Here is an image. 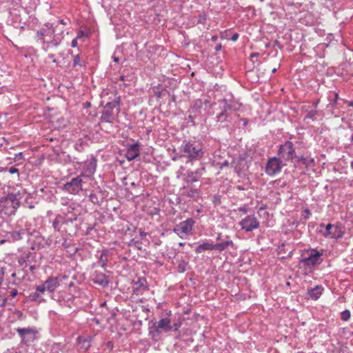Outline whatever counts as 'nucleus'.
Segmentation results:
<instances>
[{
    "mask_svg": "<svg viewBox=\"0 0 353 353\" xmlns=\"http://www.w3.org/2000/svg\"><path fill=\"white\" fill-rule=\"evenodd\" d=\"M213 114L215 116L216 123L219 128L230 127L235 118L239 108L236 107V103L234 96L231 94H227L217 102L214 103Z\"/></svg>",
    "mask_w": 353,
    "mask_h": 353,
    "instance_id": "obj_1",
    "label": "nucleus"
},
{
    "mask_svg": "<svg viewBox=\"0 0 353 353\" xmlns=\"http://www.w3.org/2000/svg\"><path fill=\"white\" fill-rule=\"evenodd\" d=\"M172 312L170 310L166 313V316L160 319L158 321L151 320L148 323V336L153 342H158L162 339L163 332L168 333L170 332H180L179 328L183 325L185 320L183 316H179L174 319L172 324L170 316Z\"/></svg>",
    "mask_w": 353,
    "mask_h": 353,
    "instance_id": "obj_2",
    "label": "nucleus"
},
{
    "mask_svg": "<svg viewBox=\"0 0 353 353\" xmlns=\"http://www.w3.org/2000/svg\"><path fill=\"white\" fill-rule=\"evenodd\" d=\"M179 150L182 157L186 158V163L201 160L205 154V145L202 141L196 138L183 141Z\"/></svg>",
    "mask_w": 353,
    "mask_h": 353,
    "instance_id": "obj_3",
    "label": "nucleus"
},
{
    "mask_svg": "<svg viewBox=\"0 0 353 353\" xmlns=\"http://www.w3.org/2000/svg\"><path fill=\"white\" fill-rule=\"evenodd\" d=\"M57 25L50 22L46 23L36 32L37 41L41 44L42 49L46 52L60 45L61 35L59 34H56L52 39L47 38L48 36H50L49 34L54 33V29Z\"/></svg>",
    "mask_w": 353,
    "mask_h": 353,
    "instance_id": "obj_4",
    "label": "nucleus"
},
{
    "mask_svg": "<svg viewBox=\"0 0 353 353\" xmlns=\"http://www.w3.org/2000/svg\"><path fill=\"white\" fill-rule=\"evenodd\" d=\"M31 234V224L23 219L17 221L14 229L3 231L0 234V244L14 243L21 240L24 236Z\"/></svg>",
    "mask_w": 353,
    "mask_h": 353,
    "instance_id": "obj_5",
    "label": "nucleus"
},
{
    "mask_svg": "<svg viewBox=\"0 0 353 353\" xmlns=\"http://www.w3.org/2000/svg\"><path fill=\"white\" fill-rule=\"evenodd\" d=\"M121 111V97L108 102L103 107L99 118L101 123H113Z\"/></svg>",
    "mask_w": 353,
    "mask_h": 353,
    "instance_id": "obj_6",
    "label": "nucleus"
},
{
    "mask_svg": "<svg viewBox=\"0 0 353 353\" xmlns=\"http://www.w3.org/2000/svg\"><path fill=\"white\" fill-rule=\"evenodd\" d=\"M277 154L284 163H292L296 157L294 143L291 141H285L279 146Z\"/></svg>",
    "mask_w": 353,
    "mask_h": 353,
    "instance_id": "obj_7",
    "label": "nucleus"
},
{
    "mask_svg": "<svg viewBox=\"0 0 353 353\" xmlns=\"http://www.w3.org/2000/svg\"><path fill=\"white\" fill-rule=\"evenodd\" d=\"M37 253L34 251V247L30 248H23L19 250V255L17 256V263L20 267L24 270L28 265L36 262Z\"/></svg>",
    "mask_w": 353,
    "mask_h": 353,
    "instance_id": "obj_8",
    "label": "nucleus"
},
{
    "mask_svg": "<svg viewBox=\"0 0 353 353\" xmlns=\"http://www.w3.org/2000/svg\"><path fill=\"white\" fill-rule=\"evenodd\" d=\"M306 252L309 254V256L301 258L299 261L300 263L309 268H314L323 262V250L319 251L317 249H308L306 250Z\"/></svg>",
    "mask_w": 353,
    "mask_h": 353,
    "instance_id": "obj_9",
    "label": "nucleus"
},
{
    "mask_svg": "<svg viewBox=\"0 0 353 353\" xmlns=\"http://www.w3.org/2000/svg\"><path fill=\"white\" fill-rule=\"evenodd\" d=\"M320 227L325 228V230L323 231L321 230L320 232L325 238L339 239L343 238L344 235V231L341 224L333 225L328 223L325 225L323 223H321Z\"/></svg>",
    "mask_w": 353,
    "mask_h": 353,
    "instance_id": "obj_10",
    "label": "nucleus"
},
{
    "mask_svg": "<svg viewBox=\"0 0 353 353\" xmlns=\"http://www.w3.org/2000/svg\"><path fill=\"white\" fill-rule=\"evenodd\" d=\"M22 194L19 192L17 194H8L6 197L0 199V206H11V209L8 212L9 214H14L17 209L20 205V200L22 199Z\"/></svg>",
    "mask_w": 353,
    "mask_h": 353,
    "instance_id": "obj_11",
    "label": "nucleus"
},
{
    "mask_svg": "<svg viewBox=\"0 0 353 353\" xmlns=\"http://www.w3.org/2000/svg\"><path fill=\"white\" fill-rule=\"evenodd\" d=\"M287 163H284L279 157H273L270 158L265 165V173L269 176H274L281 172L283 167L286 166Z\"/></svg>",
    "mask_w": 353,
    "mask_h": 353,
    "instance_id": "obj_12",
    "label": "nucleus"
},
{
    "mask_svg": "<svg viewBox=\"0 0 353 353\" xmlns=\"http://www.w3.org/2000/svg\"><path fill=\"white\" fill-rule=\"evenodd\" d=\"M194 224L195 221L192 218H188L180 222L176 227L173 229V232L181 238H183V235H191Z\"/></svg>",
    "mask_w": 353,
    "mask_h": 353,
    "instance_id": "obj_13",
    "label": "nucleus"
},
{
    "mask_svg": "<svg viewBox=\"0 0 353 353\" xmlns=\"http://www.w3.org/2000/svg\"><path fill=\"white\" fill-rule=\"evenodd\" d=\"M83 174L72 178L63 185V190L72 194H77L82 190Z\"/></svg>",
    "mask_w": 353,
    "mask_h": 353,
    "instance_id": "obj_14",
    "label": "nucleus"
},
{
    "mask_svg": "<svg viewBox=\"0 0 353 353\" xmlns=\"http://www.w3.org/2000/svg\"><path fill=\"white\" fill-rule=\"evenodd\" d=\"M241 229L246 232H250L259 228L260 223L254 214L246 216L239 223Z\"/></svg>",
    "mask_w": 353,
    "mask_h": 353,
    "instance_id": "obj_15",
    "label": "nucleus"
},
{
    "mask_svg": "<svg viewBox=\"0 0 353 353\" xmlns=\"http://www.w3.org/2000/svg\"><path fill=\"white\" fill-rule=\"evenodd\" d=\"M68 279L67 275H59L55 277H49L43 282L46 285L47 291L53 292L59 285L63 283V281Z\"/></svg>",
    "mask_w": 353,
    "mask_h": 353,
    "instance_id": "obj_16",
    "label": "nucleus"
},
{
    "mask_svg": "<svg viewBox=\"0 0 353 353\" xmlns=\"http://www.w3.org/2000/svg\"><path fill=\"white\" fill-rule=\"evenodd\" d=\"M97 253L100 254L97 255V261L92 264V267H101L106 271L108 259L112 254L111 251L109 249L104 248L101 251H97Z\"/></svg>",
    "mask_w": 353,
    "mask_h": 353,
    "instance_id": "obj_17",
    "label": "nucleus"
},
{
    "mask_svg": "<svg viewBox=\"0 0 353 353\" xmlns=\"http://www.w3.org/2000/svg\"><path fill=\"white\" fill-rule=\"evenodd\" d=\"M83 163V172L81 174H83V177H92L97 168V158L92 154L90 159L85 161Z\"/></svg>",
    "mask_w": 353,
    "mask_h": 353,
    "instance_id": "obj_18",
    "label": "nucleus"
},
{
    "mask_svg": "<svg viewBox=\"0 0 353 353\" xmlns=\"http://www.w3.org/2000/svg\"><path fill=\"white\" fill-rule=\"evenodd\" d=\"M60 213H59L64 219L65 222L68 223V225L72 224L74 221H76L80 214L79 212V209L72 210V208H61Z\"/></svg>",
    "mask_w": 353,
    "mask_h": 353,
    "instance_id": "obj_19",
    "label": "nucleus"
},
{
    "mask_svg": "<svg viewBox=\"0 0 353 353\" xmlns=\"http://www.w3.org/2000/svg\"><path fill=\"white\" fill-rule=\"evenodd\" d=\"M17 332L21 338V343H27L32 341L35 338L37 330L33 327L21 328L16 329Z\"/></svg>",
    "mask_w": 353,
    "mask_h": 353,
    "instance_id": "obj_20",
    "label": "nucleus"
},
{
    "mask_svg": "<svg viewBox=\"0 0 353 353\" xmlns=\"http://www.w3.org/2000/svg\"><path fill=\"white\" fill-rule=\"evenodd\" d=\"M91 281L103 288L108 286L110 283V276L99 270H94L90 276Z\"/></svg>",
    "mask_w": 353,
    "mask_h": 353,
    "instance_id": "obj_21",
    "label": "nucleus"
},
{
    "mask_svg": "<svg viewBox=\"0 0 353 353\" xmlns=\"http://www.w3.org/2000/svg\"><path fill=\"white\" fill-rule=\"evenodd\" d=\"M94 334H85L79 336L77 339V345L79 350L87 352L92 345V342L94 338Z\"/></svg>",
    "mask_w": 353,
    "mask_h": 353,
    "instance_id": "obj_22",
    "label": "nucleus"
},
{
    "mask_svg": "<svg viewBox=\"0 0 353 353\" xmlns=\"http://www.w3.org/2000/svg\"><path fill=\"white\" fill-rule=\"evenodd\" d=\"M187 184V185H183L180 188L179 191L181 195L191 199H196L201 194L200 188L192 183Z\"/></svg>",
    "mask_w": 353,
    "mask_h": 353,
    "instance_id": "obj_23",
    "label": "nucleus"
},
{
    "mask_svg": "<svg viewBox=\"0 0 353 353\" xmlns=\"http://www.w3.org/2000/svg\"><path fill=\"white\" fill-rule=\"evenodd\" d=\"M205 171L204 165L201 166L196 170H188L186 171V178L185 181L187 183H193L199 181Z\"/></svg>",
    "mask_w": 353,
    "mask_h": 353,
    "instance_id": "obj_24",
    "label": "nucleus"
},
{
    "mask_svg": "<svg viewBox=\"0 0 353 353\" xmlns=\"http://www.w3.org/2000/svg\"><path fill=\"white\" fill-rule=\"evenodd\" d=\"M338 76L347 80L353 77V65L347 61H344L338 68Z\"/></svg>",
    "mask_w": 353,
    "mask_h": 353,
    "instance_id": "obj_25",
    "label": "nucleus"
},
{
    "mask_svg": "<svg viewBox=\"0 0 353 353\" xmlns=\"http://www.w3.org/2000/svg\"><path fill=\"white\" fill-rule=\"evenodd\" d=\"M68 54L71 57V66L73 69L78 70L79 68H81L86 67L87 61L79 53L74 54L73 51L69 50Z\"/></svg>",
    "mask_w": 353,
    "mask_h": 353,
    "instance_id": "obj_26",
    "label": "nucleus"
},
{
    "mask_svg": "<svg viewBox=\"0 0 353 353\" xmlns=\"http://www.w3.org/2000/svg\"><path fill=\"white\" fill-rule=\"evenodd\" d=\"M140 154V145L138 142L127 145L125 157L130 161L136 159Z\"/></svg>",
    "mask_w": 353,
    "mask_h": 353,
    "instance_id": "obj_27",
    "label": "nucleus"
},
{
    "mask_svg": "<svg viewBox=\"0 0 353 353\" xmlns=\"http://www.w3.org/2000/svg\"><path fill=\"white\" fill-rule=\"evenodd\" d=\"M132 292L134 294H142L148 290L147 281L145 278H138L137 281H133Z\"/></svg>",
    "mask_w": 353,
    "mask_h": 353,
    "instance_id": "obj_28",
    "label": "nucleus"
},
{
    "mask_svg": "<svg viewBox=\"0 0 353 353\" xmlns=\"http://www.w3.org/2000/svg\"><path fill=\"white\" fill-rule=\"evenodd\" d=\"M292 163L294 165H303L305 168H308L314 165V159L310 156L296 155Z\"/></svg>",
    "mask_w": 353,
    "mask_h": 353,
    "instance_id": "obj_29",
    "label": "nucleus"
},
{
    "mask_svg": "<svg viewBox=\"0 0 353 353\" xmlns=\"http://www.w3.org/2000/svg\"><path fill=\"white\" fill-rule=\"evenodd\" d=\"M203 103V101L201 99H197L194 100L191 104L188 110V112L190 114L193 113L197 115L199 118H201Z\"/></svg>",
    "mask_w": 353,
    "mask_h": 353,
    "instance_id": "obj_30",
    "label": "nucleus"
},
{
    "mask_svg": "<svg viewBox=\"0 0 353 353\" xmlns=\"http://www.w3.org/2000/svg\"><path fill=\"white\" fill-rule=\"evenodd\" d=\"M50 223H51L54 231L57 232H61V226L68 225L59 214H57L54 219L50 220Z\"/></svg>",
    "mask_w": 353,
    "mask_h": 353,
    "instance_id": "obj_31",
    "label": "nucleus"
},
{
    "mask_svg": "<svg viewBox=\"0 0 353 353\" xmlns=\"http://www.w3.org/2000/svg\"><path fill=\"white\" fill-rule=\"evenodd\" d=\"M323 290L324 288L322 285H316L307 290V295L311 299L316 301L322 295Z\"/></svg>",
    "mask_w": 353,
    "mask_h": 353,
    "instance_id": "obj_32",
    "label": "nucleus"
},
{
    "mask_svg": "<svg viewBox=\"0 0 353 353\" xmlns=\"http://www.w3.org/2000/svg\"><path fill=\"white\" fill-rule=\"evenodd\" d=\"M61 248L65 249L70 256L75 255L79 249L74 244H72L67 239H64L61 243Z\"/></svg>",
    "mask_w": 353,
    "mask_h": 353,
    "instance_id": "obj_33",
    "label": "nucleus"
},
{
    "mask_svg": "<svg viewBox=\"0 0 353 353\" xmlns=\"http://www.w3.org/2000/svg\"><path fill=\"white\" fill-rule=\"evenodd\" d=\"M213 250H215L214 243L210 242L209 241H206L196 246L194 249V252L197 254H200L204 251Z\"/></svg>",
    "mask_w": 353,
    "mask_h": 353,
    "instance_id": "obj_34",
    "label": "nucleus"
},
{
    "mask_svg": "<svg viewBox=\"0 0 353 353\" xmlns=\"http://www.w3.org/2000/svg\"><path fill=\"white\" fill-rule=\"evenodd\" d=\"M59 202L61 205V208H72V210H77V208H79L78 203L68 197H61Z\"/></svg>",
    "mask_w": 353,
    "mask_h": 353,
    "instance_id": "obj_35",
    "label": "nucleus"
},
{
    "mask_svg": "<svg viewBox=\"0 0 353 353\" xmlns=\"http://www.w3.org/2000/svg\"><path fill=\"white\" fill-rule=\"evenodd\" d=\"M332 346L333 347V353H350L349 347L340 341H337L335 344H332Z\"/></svg>",
    "mask_w": 353,
    "mask_h": 353,
    "instance_id": "obj_36",
    "label": "nucleus"
},
{
    "mask_svg": "<svg viewBox=\"0 0 353 353\" xmlns=\"http://www.w3.org/2000/svg\"><path fill=\"white\" fill-rule=\"evenodd\" d=\"M328 100L330 103L327 105V108L333 110L334 107L336 105L339 100V93L334 91H330L328 94Z\"/></svg>",
    "mask_w": 353,
    "mask_h": 353,
    "instance_id": "obj_37",
    "label": "nucleus"
},
{
    "mask_svg": "<svg viewBox=\"0 0 353 353\" xmlns=\"http://www.w3.org/2000/svg\"><path fill=\"white\" fill-rule=\"evenodd\" d=\"M27 299L29 301L32 302H37V303H41L45 301L43 296L41 294H39L36 290L34 292H32L29 294V295L27 296Z\"/></svg>",
    "mask_w": 353,
    "mask_h": 353,
    "instance_id": "obj_38",
    "label": "nucleus"
},
{
    "mask_svg": "<svg viewBox=\"0 0 353 353\" xmlns=\"http://www.w3.org/2000/svg\"><path fill=\"white\" fill-rule=\"evenodd\" d=\"M233 241L232 240H227L221 243H214L215 250H218L220 252L225 250L229 246L233 245Z\"/></svg>",
    "mask_w": 353,
    "mask_h": 353,
    "instance_id": "obj_39",
    "label": "nucleus"
},
{
    "mask_svg": "<svg viewBox=\"0 0 353 353\" xmlns=\"http://www.w3.org/2000/svg\"><path fill=\"white\" fill-rule=\"evenodd\" d=\"M56 34H59L61 35L60 44L61 43L63 38H64V30L59 28V25H57L54 29V33L49 34L50 36H48L47 38L52 39Z\"/></svg>",
    "mask_w": 353,
    "mask_h": 353,
    "instance_id": "obj_40",
    "label": "nucleus"
},
{
    "mask_svg": "<svg viewBox=\"0 0 353 353\" xmlns=\"http://www.w3.org/2000/svg\"><path fill=\"white\" fill-rule=\"evenodd\" d=\"M188 265V262L185 261L183 259H181L179 261V264L177 266V272L179 273H183L187 270V266Z\"/></svg>",
    "mask_w": 353,
    "mask_h": 353,
    "instance_id": "obj_41",
    "label": "nucleus"
},
{
    "mask_svg": "<svg viewBox=\"0 0 353 353\" xmlns=\"http://www.w3.org/2000/svg\"><path fill=\"white\" fill-rule=\"evenodd\" d=\"M79 159L76 157H72L70 154L65 155L64 162L65 163H76L78 165L81 164L82 162L78 161Z\"/></svg>",
    "mask_w": 353,
    "mask_h": 353,
    "instance_id": "obj_42",
    "label": "nucleus"
},
{
    "mask_svg": "<svg viewBox=\"0 0 353 353\" xmlns=\"http://www.w3.org/2000/svg\"><path fill=\"white\" fill-rule=\"evenodd\" d=\"M88 199L90 202H92L94 205H100V199L99 196L95 193H90L88 195Z\"/></svg>",
    "mask_w": 353,
    "mask_h": 353,
    "instance_id": "obj_43",
    "label": "nucleus"
},
{
    "mask_svg": "<svg viewBox=\"0 0 353 353\" xmlns=\"http://www.w3.org/2000/svg\"><path fill=\"white\" fill-rule=\"evenodd\" d=\"M88 37H89V35L86 32H85L82 30H78L77 35L75 38L80 40L81 42H84L85 39L88 38Z\"/></svg>",
    "mask_w": 353,
    "mask_h": 353,
    "instance_id": "obj_44",
    "label": "nucleus"
},
{
    "mask_svg": "<svg viewBox=\"0 0 353 353\" xmlns=\"http://www.w3.org/2000/svg\"><path fill=\"white\" fill-rule=\"evenodd\" d=\"M98 225H99V223L97 222H94L93 224L88 225L85 232V234L88 235V236L91 235L92 232L93 230H94L97 232V230L95 228Z\"/></svg>",
    "mask_w": 353,
    "mask_h": 353,
    "instance_id": "obj_45",
    "label": "nucleus"
},
{
    "mask_svg": "<svg viewBox=\"0 0 353 353\" xmlns=\"http://www.w3.org/2000/svg\"><path fill=\"white\" fill-rule=\"evenodd\" d=\"M212 202L214 206H219L221 204V196L220 194H214L212 196Z\"/></svg>",
    "mask_w": 353,
    "mask_h": 353,
    "instance_id": "obj_46",
    "label": "nucleus"
},
{
    "mask_svg": "<svg viewBox=\"0 0 353 353\" xmlns=\"http://www.w3.org/2000/svg\"><path fill=\"white\" fill-rule=\"evenodd\" d=\"M141 243H142L140 240H136L135 239H132L129 242L128 245L129 246H134L138 250H141Z\"/></svg>",
    "mask_w": 353,
    "mask_h": 353,
    "instance_id": "obj_47",
    "label": "nucleus"
},
{
    "mask_svg": "<svg viewBox=\"0 0 353 353\" xmlns=\"http://www.w3.org/2000/svg\"><path fill=\"white\" fill-rule=\"evenodd\" d=\"M35 290L36 292H37L39 294H41V296H43V294H44V292L46 291H47V289L46 288V285L45 284L43 283V282L39 285H37L36 288H35Z\"/></svg>",
    "mask_w": 353,
    "mask_h": 353,
    "instance_id": "obj_48",
    "label": "nucleus"
},
{
    "mask_svg": "<svg viewBox=\"0 0 353 353\" xmlns=\"http://www.w3.org/2000/svg\"><path fill=\"white\" fill-rule=\"evenodd\" d=\"M350 312L348 310H345L341 313V319L343 321H347L350 319Z\"/></svg>",
    "mask_w": 353,
    "mask_h": 353,
    "instance_id": "obj_49",
    "label": "nucleus"
},
{
    "mask_svg": "<svg viewBox=\"0 0 353 353\" xmlns=\"http://www.w3.org/2000/svg\"><path fill=\"white\" fill-rule=\"evenodd\" d=\"M208 19V14L205 12H202L199 15L198 23L205 24Z\"/></svg>",
    "mask_w": 353,
    "mask_h": 353,
    "instance_id": "obj_50",
    "label": "nucleus"
},
{
    "mask_svg": "<svg viewBox=\"0 0 353 353\" xmlns=\"http://www.w3.org/2000/svg\"><path fill=\"white\" fill-rule=\"evenodd\" d=\"M74 148L75 150L78 151L79 152H82L84 150V144L82 141L76 143L74 145Z\"/></svg>",
    "mask_w": 353,
    "mask_h": 353,
    "instance_id": "obj_51",
    "label": "nucleus"
},
{
    "mask_svg": "<svg viewBox=\"0 0 353 353\" xmlns=\"http://www.w3.org/2000/svg\"><path fill=\"white\" fill-rule=\"evenodd\" d=\"M165 92H167V90L165 89H163L161 90H154V94L157 99H161L165 94Z\"/></svg>",
    "mask_w": 353,
    "mask_h": 353,
    "instance_id": "obj_52",
    "label": "nucleus"
},
{
    "mask_svg": "<svg viewBox=\"0 0 353 353\" xmlns=\"http://www.w3.org/2000/svg\"><path fill=\"white\" fill-rule=\"evenodd\" d=\"M316 114H317V110H309L307 112L306 115L305 116V119H313L314 116H316Z\"/></svg>",
    "mask_w": 353,
    "mask_h": 353,
    "instance_id": "obj_53",
    "label": "nucleus"
},
{
    "mask_svg": "<svg viewBox=\"0 0 353 353\" xmlns=\"http://www.w3.org/2000/svg\"><path fill=\"white\" fill-rule=\"evenodd\" d=\"M196 118H199V117L193 113L192 114L190 113V114L188 117V123H191L192 125H196L195 119Z\"/></svg>",
    "mask_w": 353,
    "mask_h": 353,
    "instance_id": "obj_54",
    "label": "nucleus"
},
{
    "mask_svg": "<svg viewBox=\"0 0 353 353\" xmlns=\"http://www.w3.org/2000/svg\"><path fill=\"white\" fill-rule=\"evenodd\" d=\"M8 171L11 174H17L18 176H19V170L15 167H11V168H8Z\"/></svg>",
    "mask_w": 353,
    "mask_h": 353,
    "instance_id": "obj_55",
    "label": "nucleus"
},
{
    "mask_svg": "<svg viewBox=\"0 0 353 353\" xmlns=\"http://www.w3.org/2000/svg\"><path fill=\"white\" fill-rule=\"evenodd\" d=\"M303 219H305V220H307L310 215H311V212L309 209L306 208L303 210Z\"/></svg>",
    "mask_w": 353,
    "mask_h": 353,
    "instance_id": "obj_56",
    "label": "nucleus"
},
{
    "mask_svg": "<svg viewBox=\"0 0 353 353\" xmlns=\"http://www.w3.org/2000/svg\"><path fill=\"white\" fill-rule=\"evenodd\" d=\"M238 210L245 214L248 212V207L246 205H244L243 206L238 208Z\"/></svg>",
    "mask_w": 353,
    "mask_h": 353,
    "instance_id": "obj_57",
    "label": "nucleus"
},
{
    "mask_svg": "<svg viewBox=\"0 0 353 353\" xmlns=\"http://www.w3.org/2000/svg\"><path fill=\"white\" fill-rule=\"evenodd\" d=\"M78 40L77 38H74L72 39V42H71V46L72 48H77V46H78Z\"/></svg>",
    "mask_w": 353,
    "mask_h": 353,
    "instance_id": "obj_58",
    "label": "nucleus"
},
{
    "mask_svg": "<svg viewBox=\"0 0 353 353\" xmlns=\"http://www.w3.org/2000/svg\"><path fill=\"white\" fill-rule=\"evenodd\" d=\"M23 153L22 152H19V153L15 154V157H14V159L15 161H17V160H20L21 159H23Z\"/></svg>",
    "mask_w": 353,
    "mask_h": 353,
    "instance_id": "obj_59",
    "label": "nucleus"
},
{
    "mask_svg": "<svg viewBox=\"0 0 353 353\" xmlns=\"http://www.w3.org/2000/svg\"><path fill=\"white\" fill-rule=\"evenodd\" d=\"M4 269L0 267V284L1 283L4 276Z\"/></svg>",
    "mask_w": 353,
    "mask_h": 353,
    "instance_id": "obj_60",
    "label": "nucleus"
},
{
    "mask_svg": "<svg viewBox=\"0 0 353 353\" xmlns=\"http://www.w3.org/2000/svg\"><path fill=\"white\" fill-rule=\"evenodd\" d=\"M148 233L143 231L142 229L139 230V236L141 239L147 236Z\"/></svg>",
    "mask_w": 353,
    "mask_h": 353,
    "instance_id": "obj_61",
    "label": "nucleus"
},
{
    "mask_svg": "<svg viewBox=\"0 0 353 353\" xmlns=\"http://www.w3.org/2000/svg\"><path fill=\"white\" fill-rule=\"evenodd\" d=\"M239 37V34L238 33H234L230 38V39L232 41H236L238 38Z\"/></svg>",
    "mask_w": 353,
    "mask_h": 353,
    "instance_id": "obj_62",
    "label": "nucleus"
},
{
    "mask_svg": "<svg viewBox=\"0 0 353 353\" xmlns=\"http://www.w3.org/2000/svg\"><path fill=\"white\" fill-rule=\"evenodd\" d=\"M106 346L109 350H112L114 347V344L112 341H108L106 344Z\"/></svg>",
    "mask_w": 353,
    "mask_h": 353,
    "instance_id": "obj_63",
    "label": "nucleus"
},
{
    "mask_svg": "<svg viewBox=\"0 0 353 353\" xmlns=\"http://www.w3.org/2000/svg\"><path fill=\"white\" fill-rule=\"evenodd\" d=\"M62 347L61 343H54L53 345V350H60Z\"/></svg>",
    "mask_w": 353,
    "mask_h": 353,
    "instance_id": "obj_64",
    "label": "nucleus"
}]
</instances>
